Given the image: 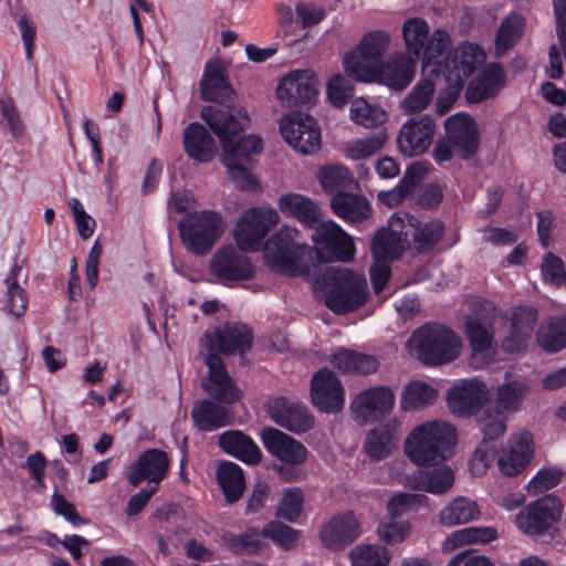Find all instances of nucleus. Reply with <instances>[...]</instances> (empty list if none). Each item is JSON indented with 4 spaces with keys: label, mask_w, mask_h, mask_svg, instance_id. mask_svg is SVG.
<instances>
[{
    "label": "nucleus",
    "mask_w": 566,
    "mask_h": 566,
    "mask_svg": "<svg viewBox=\"0 0 566 566\" xmlns=\"http://www.w3.org/2000/svg\"><path fill=\"white\" fill-rule=\"evenodd\" d=\"M311 396L321 411L334 413L344 407V387L337 376L326 368L319 369L313 376Z\"/></svg>",
    "instance_id": "19"
},
{
    "label": "nucleus",
    "mask_w": 566,
    "mask_h": 566,
    "mask_svg": "<svg viewBox=\"0 0 566 566\" xmlns=\"http://www.w3.org/2000/svg\"><path fill=\"white\" fill-rule=\"evenodd\" d=\"M524 18L521 14H511L506 17L499 29L496 35V49L506 51L515 45L522 35Z\"/></svg>",
    "instance_id": "59"
},
{
    "label": "nucleus",
    "mask_w": 566,
    "mask_h": 566,
    "mask_svg": "<svg viewBox=\"0 0 566 566\" xmlns=\"http://www.w3.org/2000/svg\"><path fill=\"white\" fill-rule=\"evenodd\" d=\"M484 60V53L480 46L473 43L463 44L454 54L452 59V66L447 64L450 71V76H453L459 84L469 77L476 69V66Z\"/></svg>",
    "instance_id": "39"
},
{
    "label": "nucleus",
    "mask_w": 566,
    "mask_h": 566,
    "mask_svg": "<svg viewBox=\"0 0 566 566\" xmlns=\"http://www.w3.org/2000/svg\"><path fill=\"white\" fill-rule=\"evenodd\" d=\"M277 208L284 216L296 219L310 229L316 228L323 220L319 205L302 193L290 192L282 195L277 200Z\"/></svg>",
    "instance_id": "25"
},
{
    "label": "nucleus",
    "mask_w": 566,
    "mask_h": 566,
    "mask_svg": "<svg viewBox=\"0 0 566 566\" xmlns=\"http://www.w3.org/2000/svg\"><path fill=\"white\" fill-rule=\"evenodd\" d=\"M304 495L300 488L285 490L281 500L277 516L291 523H295L303 509Z\"/></svg>",
    "instance_id": "61"
},
{
    "label": "nucleus",
    "mask_w": 566,
    "mask_h": 566,
    "mask_svg": "<svg viewBox=\"0 0 566 566\" xmlns=\"http://www.w3.org/2000/svg\"><path fill=\"white\" fill-rule=\"evenodd\" d=\"M226 222L220 213L211 210H200L188 213L178 224L181 242L185 248L196 255H205L220 239Z\"/></svg>",
    "instance_id": "7"
},
{
    "label": "nucleus",
    "mask_w": 566,
    "mask_h": 566,
    "mask_svg": "<svg viewBox=\"0 0 566 566\" xmlns=\"http://www.w3.org/2000/svg\"><path fill=\"white\" fill-rule=\"evenodd\" d=\"M434 83L431 78H421L401 102V108L407 114L424 111L432 102Z\"/></svg>",
    "instance_id": "50"
},
{
    "label": "nucleus",
    "mask_w": 566,
    "mask_h": 566,
    "mask_svg": "<svg viewBox=\"0 0 566 566\" xmlns=\"http://www.w3.org/2000/svg\"><path fill=\"white\" fill-rule=\"evenodd\" d=\"M185 153L199 163H209L217 153V143L200 123H190L182 133Z\"/></svg>",
    "instance_id": "28"
},
{
    "label": "nucleus",
    "mask_w": 566,
    "mask_h": 566,
    "mask_svg": "<svg viewBox=\"0 0 566 566\" xmlns=\"http://www.w3.org/2000/svg\"><path fill=\"white\" fill-rule=\"evenodd\" d=\"M408 343L415 349L418 359L427 366L451 363L461 353V340L457 334L437 324H427L418 328Z\"/></svg>",
    "instance_id": "5"
},
{
    "label": "nucleus",
    "mask_w": 566,
    "mask_h": 566,
    "mask_svg": "<svg viewBox=\"0 0 566 566\" xmlns=\"http://www.w3.org/2000/svg\"><path fill=\"white\" fill-rule=\"evenodd\" d=\"M486 399L488 388L476 378L460 380L448 391V407L458 417L474 415Z\"/></svg>",
    "instance_id": "18"
},
{
    "label": "nucleus",
    "mask_w": 566,
    "mask_h": 566,
    "mask_svg": "<svg viewBox=\"0 0 566 566\" xmlns=\"http://www.w3.org/2000/svg\"><path fill=\"white\" fill-rule=\"evenodd\" d=\"M429 24L424 19L410 18L402 24V35L408 56L423 60V71L431 74L442 72V62L450 46L447 31L437 29L429 35Z\"/></svg>",
    "instance_id": "4"
},
{
    "label": "nucleus",
    "mask_w": 566,
    "mask_h": 566,
    "mask_svg": "<svg viewBox=\"0 0 566 566\" xmlns=\"http://www.w3.org/2000/svg\"><path fill=\"white\" fill-rule=\"evenodd\" d=\"M252 331L241 323H226L213 332H207L203 343L210 353L243 355L252 345Z\"/></svg>",
    "instance_id": "13"
},
{
    "label": "nucleus",
    "mask_w": 566,
    "mask_h": 566,
    "mask_svg": "<svg viewBox=\"0 0 566 566\" xmlns=\"http://www.w3.org/2000/svg\"><path fill=\"white\" fill-rule=\"evenodd\" d=\"M222 163L228 169V174L235 186L241 190H252L256 187V180L243 166V163H237L231 154L222 156Z\"/></svg>",
    "instance_id": "62"
},
{
    "label": "nucleus",
    "mask_w": 566,
    "mask_h": 566,
    "mask_svg": "<svg viewBox=\"0 0 566 566\" xmlns=\"http://www.w3.org/2000/svg\"><path fill=\"white\" fill-rule=\"evenodd\" d=\"M409 221L413 227L411 233L413 250L419 254L432 251L442 238L444 224L439 220H432L427 223L413 226L411 219Z\"/></svg>",
    "instance_id": "47"
},
{
    "label": "nucleus",
    "mask_w": 566,
    "mask_h": 566,
    "mask_svg": "<svg viewBox=\"0 0 566 566\" xmlns=\"http://www.w3.org/2000/svg\"><path fill=\"white\" fill-rule=\"evenodd\" d=\"M21 270L22 268L20 265L14 264L4 281L7 284V292L4 296L3 311L14 318L22 316L25 313L28 305L25 291L19 285L17 280Z\"/></svg>",
    "instance_id": "46"
},
{
    "label": "nucleus",
    "mask_w": 566,
    "mask_h": 566,
    "mask_svg": "<svg viewBox=\"0 0 566 566\" xmlns=\"http://www.w3.org/2000/svg\"><path fill=\"white\" fill-rule=\"evenodd\" d=\"M497 533L492 527H468L453 532L444 542L446 549H454L471 543H489L495 539Z\"/></svg>",
    "instance_id": "54"
},
{
    "label": "nucleus",
    "mask_w": 566,
    "mask_h": 566,
    "mask_svg": "<svg viewBox=\"0 0 566 566\" xmlns=\"http://www.w3.org/2000/svg\"><path fill=\"white\" fill-rule=\"evenodd\" d=\"M427 172L428 170L422 163H412L395 188L378 192L377 198L379 202L390 208L398 206L415 190L418 184L426 177Z\"/></svg>",
    "instance_id": "34"
},
{
    "label": "nucleus",
    "mask_w": 566,
    "mask_h": 566,
    "mask_svg": "<svg viewBox=\"0 0 566 566\" xmlns=\"http://www.w3.org/2000/svg\"><path fill=\"white\" fill-rule=\"evenodd\" d=\"M505 318L510 327L502 340L503 350L506 353L523 350L537 325V310L530 305H517L505 313Z\"/></svg>",
    "instance_id": "16"
},
{
    "label": "nucleus",
    "mask_w": 566,
    "mask_h": 566,
    "mask_svg": "<svg viewBox=\"0 0 566 566\" xmlns=\"http://www.w3.org/2000/svg\"><path fill=\"white\" fill-rule=\"evenodd\" d=\"M244 252L232 244L219 248L210 260V273L222 284L253 279L255 268Z\"/></svg>",
    "instance_id": "11"
},
{
    "label": "nucleus",
    "mask_w": 566,
    "mask_h": 566,
    "mask_svg": "<svg viewBox=\"0 0 566 566\" xmlns=\"http://www.w3.org/2000/svg\"><path fill=\"white\" fill-rule=\"evenodd\" d=\"M350 558L353 566H388L391 557L384 546L366 545L355 547Z\"/></svg>",
    "instance_id": "58"
},
{
    "label": "nucleus",
    "mask_w": 566,
    "mask_h": 566,
    "mask_svg": "<svg viewBox=\"0 0 566 566\" xmlns=\"http://www.w3.org/2000/svg\"><path fill=\"white\" fill-rule=\"evenodd\" d=\"M400 437V423L389 420L373 429L365 441L366 453L376 460H382L396 449Z\"/></svg>",
    "instance_id": "29"
},
{
    "label": "nucleus",
    "mask_w": 566,
    "mask_h": 566,
    "mask_svg": "<svg viewBox=\"0 0 566 566\" xmlns=\"http://www.w3.org/2000/svg\"><path fill=\"white\" fill-rule=\"evenodd\" d=\"M562 513V503L556 497L547 495L524 506L515 515V524L523 534L537 537L548 533L559 521Z\"/></svg>",
    "instance_id": "9"
},
{
    "label": "nucleus",
    "mask_w": 566,
    "mask_h": 566,
    "mask_svg": "<svg viewBox=\"0 0 566 566\" xmlns=\"http://www.w3.org/2000/svg\"><path fill=\"white\" fill-rule=\"evenodd\" d=\"M446 138L453 145L462 159L473 157L479 148V133L475 122L462 113L448 117L444 122Z\"/></svg>",
    "instance_id": "21"
},
{
    "label": "nucleus",
    "mask_w": 566,
    "mask_h": 566,
    "mask_svg": "<svg viewBox=\"0 0 566 566\" xmlns=\"http://www.w3.org/2000/svg\"><path fill=\"white\" fill-rule=\"evenodd\" d=\"M532 455L533 437L530 432H521L512 437L509 448L497 458L500 471L507 476H514L526 468Z\"/></svg>",
    "instance_id": "26"
},
{
    "label": "nucleus",
    "mask_w": 566,
    "mask_h": 566,
    "mask_svg": "<svg viewBox=\"0 0 566 566\" xmlns=\"http://www.w3.org/2000/svg\"><path fill=\"white\" fill-rule=\"evenodd\" d=\"M395 400L396 397L390 387H371L356 396L352 409L363 416L385 415L391 411Z\"/></svg>",
    "instance_id": "30"
},
{
    "label": "nucleus",
    "mask_w": 566,
    "mask_h": 566,
    "mask_svg": "<svg viewBox=\"0 0 566 566\" xmlns=\"http://www.w3.org/2000/svg\"><path fill=\"white\" fill-rule=\"evenodd\" d=\"M354 86L345 76L334 75L327 84V95L331 103L336 107H343L353 96Z\"/></svg>",
    "instance_id": "63"
},
{
    "label": "nucleus",
    "mask_w": 566,
    "mask_h": 566,
    "mask_svg": "<svg viewBox=\"0 0 566 566\" xmlns=\"http://www.w3.org/2000/svg\"><path fill=\"white\" fill-rule=\"evenodd\" d=\"M405 248L401 233L389 228L377 231L371 242V252L375 260H398L402 256Z\"/></svg>",
    "instance_id": "40"
},
{
    "label": "nucleus",
    "mask_w": 566,
    "mask_h": 566,
    "mask_svg": "<svg viewBox=\"0 0 566 566\" xmlns=\"http://www.w3.org/2000/svg\"><path fill=\"white\" fill-rule=\"evenodd\" d=\"M539 346L549 353L566 347V317H552L544 322L537 332Z\"/></svg>",
    "instance_id": "45"
},
{
    "label": "nucleus",
    "mask_w": 566,
    "mask_h": 566,
    "mask_svg": "<svg viewBox=\"0 0 566 566\" xmlns=\"http://www.w3.org/2000/svg\"><path fill=\"white\" fill-rule=\"evenodd\" d=\"M429 497L420 493L400 492L394 495L387 503V511L392 518L409 512H416L422 506H428Z\"/></svg>",
    "instance_id": "57"
},
{
    "label": "nucleus",
    "mask_w": 566,
    "mask_h": 566,
    "mask_svg": "<svg viewBox=\"0 0 566 566\" xmlns=\"http://www.w3.org/2000/svg\"><path fill=\"white\" fill-rule=\"evenodd\" d=\"M201 97L208 102H219L231 94L221 67L216 63H208L200 82Z\"/></svg>",
    "instance_id": "43"
},
{
    "label": "nucleus",
    "mask_w": 566,
    "mask_h": 566,
    "mask_svg": "<svg viewBox=\"0 0 566 566\" xmlns=\"http://www.w3.org/2000/svg\"><path fill=\"white\" fill-rule=\"evenodd\" d=\"M169 469V459L165 451L148 449L139 454L137 460L129 467L128 482L133 486L139 485L143 481L157 486L166 476Z\"/></svg>",
    "instance_id": "22"
},
{
    "label": "nucleus",
    "mask_w": 566,
    "mask_h": 566,
    "mask_svg": "<svg viewBox=\"0 0 566 566\" xmlns=\"http://www.w3.org/2000/svg\"><path fill=\"white\" fill-rule=\"evenodd\" d=\"M285 142L303 155H311L321 147V130L315 119L300 112H290L280 123Z\"/></svg>",
    "instance_id": "12"
},
{
    "label": "nucleus",
    "mask_w": 566,
    "mask_h": 566,
    "mask_svg": "<svg viewBox=\"0 0 566 566\" xmlns=\"http://www.w3.org/2000/svg\"><path fill=\"white\" fill-rule=\"evenodd\" d=\"M219 447L247 464H258L262 452L254 441L239 430H228L219 436Z\"/></svg>",
    "instance_id": "31"
},
{
    "label": "nucleus",
    "mask_w": 566,
    "mask_h": 566,
    "mask_svg": "<svg viewBox=\"0 0 566 566\" xmlns=\"http://www.w3.org/2000/svg\"><path fill=\"white\" fill-rule=\"evenodd\" d=\"M344 70L347 76L359 82H374L378 80L381 67L377 63L370 62L358 49L345 55Z\"/></svg>",
    "instance_id": "44"
},
{
    "label": "nucleus",
    "mask_w": 566,
    "mask_h": 566,
    "mask_svg": "<svg viewBox=\"0 0 566 566\" xmlns=\"http://www.w3.org/2000/svg\"><path fill=\"white\" fill-rule=\"evenodd\" d=\"M349 111L350 119L366 128H375L387 120V113L382 107L369 104L364 98L354 99Z\"/></svg>",
    "instance_id": "51"
},
{
    "label": "nucleus",
    "mask_w": 566,
    "mask_h": 566,
    "mask_svg": "<svg viewBox=\"0 0 566 566\" xmlns=\"http://www.w3.org/2000/svg\"><path fill=\"white\" fill-rule=\"evenodd\" d=\"M310 247L301 231L294 227L282 226L263 245L265 264L273 271L289 276L308 273L306 254Z\"/></svg>",
    "instance_id": "3"
},
{
    "label": "nucleus",
    "mask_w": 566,
    "mask_h": 566,
    "mask_svg": "<svg viewBox=\"0 0 566 566\" xmlns=\"http://www.w3.org/2000/svg\"><path fill=\"white\" fill-rule=\"evenodd\" d=\"M263 537L271 538L284 551L293 549L298 542L300 531L281 522H270L262 530Z\"/></svg>",
    "instance_id": "60"
},
{
    "label": "nucleus",
    "mask_w": 566,
    "mask_h": 566,
    "mask_svg": "<svg viewBox=\"0 0 566 566\" xmlns=\"http://www.w3.org/2000/svg\"><path fill=\"white\" fill-rule=\"evenodd\" d=\"M408 483L413 490L431 494H443L453 486L454 473L449 467L420 471L408 478Z\"/></svg>",
    "instance_id": "35"
},
{
    "label": "nucleus",
    "mask_w": 566,
    "mask_h": 566,
    "mask_svg": "<svg viewBox=\"0 0 566 566\" xmlns=\"http://www.w3.org/2000/svg\"><path fill=\"white\" fill-rule=\"evenodd\" d=\"M524 381L513 380L501 385L497 389V409L501 412H515L528 392Z\"/></svg>",
    "instance_id": "52"
},
{
    "label": "nucleus",
    "mask_w": 566,
    "mask_h": 566,
    "mask_svg": "<svg viewBox=\"0 0 566 566\" xmlns=\"http://www.w3.org/2000/svg\"><path fill=\"white\" fill-rule=\"evenodd\" d=\"M455 442L454 426L441 420L427 421L407 436L405 453L418 467H433L449 458Z\"/></svg>",
    "instance_id": "2"
},
{
    "label": "nucleus",
    "mask_w": 566,
    "mask_h": 566,
    "mask_svg": "<svg viewBox=\"0 0 566 566\" xmlns=\"http://www.w3.org/2000/svg\"><path fill=\"white\" fill-rule=\"evenodd\" d=\"M480 510L476 503L465 496L453 499L439 514V522L444 526L470 523L478 518Z\"/></svg>",
    "instance_id": "42"
},
{
    "label": "nucleus",
    "mask_w": 566,
    "mask_h": 566,
    "mask_svg": "<svg viewBox=\"0 0 566 566\" xmlns=\"http://www.w3.org/2000/svg\"><path fill=\"white\" fill-rule=\"evenodd\" d=\"M331 207L336 216L350 222L364 221L371 213V207L366 197L346 191L335 193L331 199Z\"/></svg>",
    "instance_id": "33"
},
{
    "label": "nucleus",
    "mask_w": 566,
    "mask_h": 566,
    "mask_svg": "<svg viewBox=\"0 0 566 566\" xmlns=\"http://www.w3.org/2000/svg\"><path fill=\"white\" fill-rule=\"evenodd\" d=\"M205 364L208 368V375L202 381V386L209 396L224 405H232L238 401L242 396V391L228 374L220 356L209 353L205 358Z\"/></svg>",
    "instance_id": "17"
},
{
    "label": "nucleus",
    "mask_w": 566,
    "mask_h": 566,
    "mask_svg": "<svg viewBox=\"0 0 566 566\" xmlns=\"http://www.w3.org/2000/svg\"><path fill=\"white\" fill-rule=\"evenodd\" d=\"M202 118L219 137L223 155L231 154L237 163H247L251 156L258 155L263 148L262 139L254 135L242 137L235 143V136L244 130L250 123L247 112L239 107L224 111L213 106L205 107Z\"/></svg>",
    "instance_id": "1"
},
{
    "label": "nucleus",
    "mask_w": 566,
    "mask_h": 566,
    "mask_svg": "<svg viewBox=\"0 0 566 566\" xmlns=\"http://www.w3.org/2000/svg\"><path fill=\"white\" fill-rule=\"evenodd\" d=\"M496 448L493 442L481 441L470 461V470L474 475H482L495 458Z\"/></svg>",
    "instance_id": "64"
},
{
    "label": "nucleus",
    "mask_w": 566,
    "mask_h": 566,
    "mask_svg": "<svg viewBox=\"0 0 566 566\" xmlns=\"http://www.w3.org/2000/svg\"><path fill=\"white\" fill-rule=\"evenodd\" d=\"M504 80V70L500 64H488L478 76L469 83L465 91L467 101L473 104L493 97L503 87Z\"/></svg>",
    "instance_id": "27"
},
{
    "label": "nucleus",
    "mask_w": 566,
    "mask_h": 566,
    "mask_svg": "<svg viewBox=\"0 0 566 566\" xmlns=\"http://www.w3.org/2000/svg\"><path fill=\"white\" fill-rule=\"evenodd\" d=\"M491 310L490 317H473L467 322V336L474 353H484L494 343L493 319L497 314V310L494 306Z\"/></svg>",
    "instance_id": "37"
},
{
    "label": "nucleus",
    "mask_w": 566,
    "mask_h": 566,
    "mask_svg": "<svg viewBox=\"0 0 566 566\" xmlns=\"http://www.w3.org/2000/svg\"><path fill=\"white\" fill-rule=\"evenodd\" d=\"M195 426L201 431H213L230 423L229 410L212 401L203 399L191 410Z\"/></svg>",
    "instance_id": "36"
},
{
    "label": "nucleus",
    "mask_w": 566,
    "mask_h": 566,
    "mask_svg": "<svg viewBox=\"0 0 566 566\" xmlns=\"http://www.w3.org/2000/svg\"><path fill=\"white\" fill-rule=\"evenodd\" d=\"M416 72L415 59L396 54L381 66L378 80L395 90H402L412 81Z\"/></svg>",
    "instance_id": "32"
},
{
    "label": "nucleus",
    "mask_w": 566,
    "mask_h": 566,
    "mask_svg": "<svg viewBox=\"0 0 566 566\" xmlns=\"http://www.w3.org/2000/svg\"><path fill=\"white\" fill-rule=\"evenodd\" d=\"M387 140V134L382 130L374 133L365 138L353 142L346 148V157L352 160H361L378 153Z\"/></svg>",
    "instance_id": "56"
},
{
    "label": "nucleus",
    "mask_w": 566,
    "mask_h": 566,
    "mask_svg": "<svg viewBox=\"0 0 566 566\" xmlns=\"http://www.w3.org/2000/svg\"><path fill=\"white\" fill-rule=\"evenodd\" d=\"M326 306L335 314H346L363 306L368 296L367 280L364 274L338 266L328 272Z\"/></svg>",
    "instance_id": "6"
},
{
    "label": "nucleus",
    "mask_w": 566,
    "mask_h": 566,
    "mask_svg": "<svg viewBox=\"0 0 566 566\" xmlns=\"http://www.w3.org/2000/svg\"><path fill=\"white\" fill-rule=\"evenodd\" d=\"M436 123L429 115L415 116L400 128L397 137L399 151L406 157L424 154L432 144Z\"/></svg>",
    "instance_id": "14"
},
{
    "label": "nucleus",
    "mask_w": 566,
    "mask_h": 566,
    "mask_svg": "<svg viewBox=\"0 0 566 566\" xmlns=\"http://www.w3.org/2000/svg\"><path fill=\"white\" fill-rule=\"evenodd\" d=\"M360 535V525L352 511L333 516L321 530L322 544L333 551L343 549Z\"/></svg>",
    "instance_id": "23"
},
{
    "label": "nucleus",
    "mask_w": 566,
    "mask_h": 566,
    "mask_svg": "<svg viewBox=\"0 0 566 566\" xmlns=\"http://www.w3.org/2000/svg\"><path fill=\"white\" fill-rule=\"evenodd\" d=\"M312 241L317 249L318 258L324 262H349L355 256V244L352 237L336 222L322 220L313 228Z\"/></svg>",
    "instance_id": "10"
},
{
    "label": "nucleus",
    "mask_w": 566,
    "mask_h": 566,
    "mask_svg": "<svg viewBox=\"0 0 566 566\" xmlns=\"http://www.w3.org/2000/svg\"><path fill=\"white\" fill-rule=\"evenodd\" d=\"M437 398V390L423 381H411L403 390L400 407L406 410H416L427 407Z\"/></svg>",
    "instance_id": "48"
},
{
    "label": "nucleus",
    "mask_w": 566,
    "mask_h": 566,
    "mask_svg": "<svg viewBox=\"0 0 566 566\" xmlns=\"http://www.w3.org/2000/svg\"><path fill=\"white\" fill-rule=\"evenodd\" d=\"M268 413L276 424L297 434L308 431L314 426V418L305 405L284 397L270 401Z\"/></svg>",
    "instance_id": "20"
},
{
    "label": "nucleus",
    "mask_w": 566,
    "mask_h": 566,
    "mask_svg": "<svg viewBox=\"0 0 566 566\" xmlns=\"http://www.w3.org/2000/svg\"><path fill=\"white\" fill-rule=\"evenodd\" d=\"M280 221L279 213L272 208H252L245 211L234 228V240L243 251H259L270 229Z\"/></svg>",
    "instance_id": "8"
},
{
    "label": "nucleus",
    "mask_w": 566,
    "mask_h": 566,
    "mask_svg": "<svg viewBox=\"0 0 566 566\" xmlns=\"http://www.w3.org/2000/svg\"><path fill=\"white\" fill-rule=\"evenodd\" d=\"M318 179L323 189L327 192H345L352 189L355 180L350 171L340 165H328L319 169Z\"/></svg>",
    "instance_id": "49"
},
{
    "label": "nucleus",
    "mask_w": 566,
    "mask_h": 566,
    "mask_svg": "<svg viewBox=\"0 0 566 566\" xmlns=\"http://www.w3.org/2000/svg\"><path fill=\"white\" fill-rule=\"evenodd\" d=\"M265 449L275 458L291 464H302L307 458L306 448L291 436L275 428H265L261 433Z\"/></svg>",
    "instance_id": "24"
},
{
    "label": "nucleus",
    "mask_w": 566,
    "mask_h": 566,
    "mask_svg": "<svg viewBox=\"0 0 566 566\" xmlns=\"http://www.w3.org/2000/svg\"><path fill=\"white\" fill-rule=\"evenodd\" d=\"M332 363L348 374H373L379 368L376 357L343 348L334 354Z\"/></svg>",
    "instance_id": "41"
},
{
    "label": "nucleus",
    "mask_w": 566,
    "mask_h": 566,
    "mask_svg": "<svg viewBox=\"0 0 566 566\" xmlns=\"http://www.w3.org/2000/svg\"><path fill=\"white\" fill-rule=\"evenodd\" d=\"M276 94L283 105L293 107L315 102L318 95V81L310 70H298L284 76Z\"/></svg>",
    "instance_id": "15"
},
{
    "label": "nucleus",
    "mask_w": 566,
    "mask_h": 566,
    "mask_svg": "<svg viewBox=\"0 0 566 566\" xmlns=\"http://www.w3.org/2000/svg\"><path fill=\"white\" fill-rule=\"evenodd\" d=\"M216 476L227 502L235 503L239 501L245 488L244 474L240 465L223 461L219 463Z\"/></svg>",
    "instance_id": "38"
},
{
    "label": "nucleus",
    "mask_w": 566,
    "mask_h": 566,
    "mask_svg": "<svg viewBox=\"0 0 566 566\" xmlns=\"http://www.w3.org/2000/svg\"><path fill=\"white\" fill-rule=\"evenodd\" d=\"M262 532L249 528L242 534L226 533L223 544L235 554H255L262 547Z\"/></svg>",
    "instance_id": "53"
},
{
    "label": "nucleus",
    "mask_w": 566,
    "mask_h": 566,
    "mask_svg": "<svg viewBox=\"0 0 566 566\" xmlns=\"http://www.w3.org/2000/svg\"><path fill=\"white\" fill-rule=\"evenodd\" d=\"M390 35L382 30H376L367 33L358 44L357 49L363 52L370 62L377 63L380 67L384 63V55L389 46Z\"/></svg>",
    "instance_id": "55"
}]
</instances>
